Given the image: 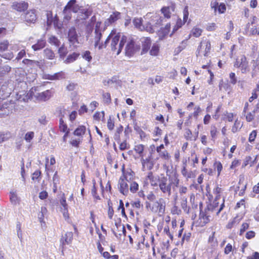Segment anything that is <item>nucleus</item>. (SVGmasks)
I'll use <instances>...</instances> for the list:
<instances>
[{
    "label": "nucleus",
    "instance_id": "f257e3e1",
    "mask_svg": "<svg viewBox=\"0 0 259 259\" xmlns=\"http://www.w3.org/2000/svg\"><path fill=\"white\" fill-rule=\"evenodd\" d=\"M120 37V33L116 34L115 30H112L110 34L105 40L104 45H100L99 46V49L100 50L103 48H106L107 44L109 40L111 38V50L112 51L115 52H116V54L119 55V53L121 52L124 46V42H125L126 39V36H123L119 43Z\"/></svg>",
    "mask_w": 259,
    "mask_h": 259
},
{
    "label": "nucleus",
    "instance_id": "f03ea898",
    "mask_svg": "<svg viewBox=\"0 0 259 259\" xmlns=\"http://www.w3.org/2000/svg\"><path fill=\"white\" fill-rule=\"evenodd\" d=\"M180 180L176 172L172 177H169L168 180L166 177H162L158 179V185L162 192L169 196L171 194V187H178Z\"/></svg>",
    "mask_w": 259,
    "mask_h": 259
},
{
    "label": "nucleus",
    "instance_id": "7ed1b4c3",
    "mask_svg": "<svg viewBox=\"0 0 259 259\" xmlns=\"http://www.w3.org/2000/svg\"><path fill=\"white\" fill-rule=\"evenodd\" d=\"M76 0H70L64 7L63 13L64 14H69L71 12L77 13L80 12L85 16H90L92 14V9L89 5L80 7L77 4Z\"/></svg>",
    "mask_w": 259,
    "mask_h": 259
},
{
    "label": "nucleus",
    "instance_id": "20e7f679",
    "mask_svg": "<svg viewBox=\"0 0 259 259\" xmlns=\"http://www.w3.org/2000/svg\"><path fill=\"white\" fill-rule=\"evenodd\" d=\"M146 206L147 208H149L153 212H157L161 214L164 212L165 205L164 200L162 198H160L152 204L147 203Z\"/></svg>",
    "mask_w": 259,
    "mask_h": 259
},
{
    "label": "nucleus",
    "instance_id": "39448f33",
    "mask_svg": "<svg viewBox=\"0 0 259 259\" xmlns=\"http://www.w3.org/2000/svg\"><path fill=\"white\" fill-rule=\"evenodd\" d=\"M234 66L239 68L242 73H246L250 70L248 62L244 55L238 57L236 59Z\"/></svg>",
    "mask_w": 259,
    "mask_h": 259
},
{
    "label": "nucleus",
    "instance_id": "423d86ee",
    "mask_svg": "<svg viewBox=\"0 0 259 259\" xmlns=\"http://www.w3.org/2000/svg\"><path fill=\"white\" fill-rule=\"evenodd\" d=\"M210 220V211L208 209L204 210H200L199 218L196 222V226L203 227L209 222Z\"/></svg>",
    "mask_w": 259,
    "mask_h": 259
},
{
    "label": "nucleus",
    "instance_id": "0eeeda50",
    "mask_svg": "<svg viewBox=\"0 0 259 259\" xmlns=\"http://www.w3.org/2000/svg\"><path fill=\"white\" fill-rule=\"evenodd\" d=\"M140 49V46L137 44L133 39L128 41L125 47V55L128 57L133 56L136 52Z\"/></svg>",
    "mask_w": 259,
    "mask_h": 259
},
{
    "label": "nucleus",
    "instance_id": "6e6552de",
    "mask_svg": "<svg viewBox=\"0 0 259 259\" xmlns=\"http://www.w3.org/2000/svg\"><path fill=\"white\" fill-rule=\"evenodd\" d=\"M133 23L136 28L142 31L145 30L150 33L154 32V29L151 23L147 24L146 25H144L143 23L141 17L135 18L133 20Z\"/></svg>",
    "mask_w": 259,
    "mask_h": 259
},
{
    "label": "nucleus",
    "instance_id": "1a4fd4ad",
    "mask_svg": "<svg viewBox=\"0 0 259 259\" xmlns=\"http://www.w3.org/2000/svg\"><path fill=\"white\" fill-rule=\"evenodd\" d=\"M210 50V43L208 40H203L200 42L197 49V55L207 56Z\"/></svg>",
    "mask_w": 259,
    "mask_h": 259
},
{
    "label": "nucleus",
    "instance_id": "9d476101",
    "mask_svg": "<svg viewBox=\"0 0 259 259\" xmlns=\"http://www.w3.org/2000/svg\"><path fill=\"white\" fill-rule=\"evenodd\" d=\"M53 89L47 90L44 92L39 93L35 95V98L38 101H46L49 100L54 94Z\"/></svg>",
    "mask_w": 259,
    "mask_h": 259
},
{
    "label": "nucleus",
    "instance_id": "9b49d317",
    "mask_svg": "<svg viewBox=\"0 0 259 259\" xmlns=\"http://www.w3.org/2000/svg\"><path fill=\"white\" fill-rule=\"evenodd\" d=\"M68 37L70 45L76 47L77 45L79 44L78 41V36L75 29L74 27H72L69 30Z\"/></svg>",
    "mask_w": 259,
    "mask_h": 259
},
{
    "label": "nucleus",
    "instance_id": "f8f14e48",
    "mask_svg": "<svg viewBox=\"0 0 259 259\" xmlns=\"http://www.w3.org/2000/svg\"><path fill=\"white\" fill-rule=\"evenodd\" d=\"M119 189L120 192L124 195L128 193V185L127 184V176L124 178H120L119 180Z\"/></svg>",
    "mask_w": 259,
    "mask_h": 259
},
{
    "label": "nucleus",
    "instance_id": "ddd939ff",
    "mask_svg": "<svg viewBox=\"0 0 259 259\" xmlns=\"http://www.w3.org/2000/svg\"><path fill=\"white\" fill-rule=\"evenodd\" d=\"M12 7L13 9L19 12H24L28 9V4L25 2H17L13 3Z\"/></svg>",
    "mask_w": 259,
    "mask_h": 259
},
{
    "label": "nucleus",
    "instance_id": "4468645a",
    "mask_svg": "<svg viewBox=\"0 0 259 259\" xmlns=\"http://www.w3.org/2000/svg\"><path fill=\"white\" fill-rule=\"evenodd\" d=\"M73 234L71 232H68L62 236L60 242L61 245L63 246L71 243L73 240Z\"/></svg>",
    "mask_w": 259,
    "mask_h": 259
},
{
    "label": "nucleus",
    "instance_id": "2eb2a0df",
    "mask_svg": "<svg viewBox=\"0 0 259 259\" xmlns=\"http://www.w3.org/2000/svg\"><path fill=\"white\" fill-rule=\"evenodd\" d=\"M47 24L50 25L53 23L55 27L58 29H61L63 25V23L59 19V17H47Z\"/></svg>",
    "mask_w": 259,
    "mask_h": 259
},
{
    "label": "nucleus",
    "instance_id": "dca6fc26",
    "mask_svg": "<svg viewBox=\"0 0 259 259\" xmlns=\"http://www.w3.org/2000/svg\"><path fill=\"white\" fill-rule=\"evenodd\" d=\"M61 205V211L63 213V217L65 219L69 218V214L68 211V205L66 203V198L65 197H62L60 201Z\"/></svg>",
    "mask_w": 259,
    "mask_h": 259
},
{
    "label": "nucleus",
    "instance_id": "f3484780",
    "mask_svg": "<svg viewBox=\"0 0 259 259\" xmlns=\"http://www.w3.org/2000/svg\"><path fill=\"white\" fill-rule=\"evenodd\" d=\"M170 25L169 24H167L164 28H161L157 33L159 39L162 40L166 36L170 30Z\"/></svg>",
    "mask_w": 259,
    "mask_h": 259
},
{
    "label": "nucleus",
    "instance_id": "a211bd4d",
    "mask_svg": "<svg viewBox=\"0 0 259 259\" xmlns=\"http://www.w3.org/2000/svg\"><path fill=\"white\" fill-rule=\"evenodd\" d=\"M251 63L253 70L255 71H259V53L252 55Z\"/></svg>",
    "mask_w": 259,
    "mask_h": 259
},
{
    "label": "nucleus",
    "instance_id": "6ab92c4d",
    "mask_svg": "<svg viewBox=\"0 0 259 259\" xmlns=\"http://www.w3.org/2000/svg\"><path fill=\"white\" fill-rule=\"evenodd\" d=\"M141 162L143 170L151 169L153 166V162L149 157L146 159H144L143 157H141Z\"/></svg>",
    "mask_w": 259,
    "mask_h": 259
},
{
    "label": "nucleus",
    "instance_id": "aec40b11",
    "mask_svg": "<svg viewBox=\"0 0 259 259\" xmlns=\"http://www.w3.org/2000/svg\"><path fill=\"white\" fill-rule=\"evenodd\" d=\"M142 43V54L147 53L150 49L151 46V39L149 37L143 38L141 40Z\"/></svg>",
    "mask_w": 259,
    "mask_h": 259
},
{
    "label": "nucleus",
    "instance_id": "412c9836",
    "mask_svg": "<svg viewBox=\"0 0 259 259\" xmlns=\"http://www.w3.org/2000/svg\"><path fill=\"white\" fill-rule=\"evenodd\" d=\"M186 162L183 163V167L181 170L182 175L187 179L194 178L195 177L194 173L191 170L188 171L186 168Z\"/></svg>",
    "mask_w": 259,
    "mask_h": 259
},
{
    "label": "nucleus",
    "instance_id": "4be33fe9",
    "mask_svg": "<svg viewBox=\"0 0 259 259\" xmlns=\"http://www.w3.org/2000/svg\"><path fill=\"white\" fill-rule=\"evenodd\" d=\"M175 7L173 4L170 5L168 7H164L161 9V12L164 15V16H169L171 12L175 11Z\"/></svg>",
    "mask_w": 259,
    "mask_h": 259
},
{
    "label": "nucleus",
    "instance_id": "5701e85b",
    "mask_svg": "<svg viewBox=\"0 0 259 259\" xmlns=\"http://www.w3.org/2000/svg\"><path fill=\"white\" fill-rule=\"evenodd\" d=\"M10 200L12 204L17 205L19 203L20 199L17 196L16 192L15 191H11L10 193Z\"/></svg>",
    "mask_w": 259,
    "mask_h": 259
},
{
    "label": "nucleus",
    "instance_id": "b1692460",
    "mask_svg": "<svg viewBox=\"0 0 259 259\" xmlns=\"http://www.w3.org/2000/svg\"><path fill=\"white\" fill-rule=\"evenodd\" d=\"M258 108V105H256V107L254 109L252 112H247L246 114H244V116H245L246 120L247 122H251L254 118L255 113L257 111V109Z\"/></svg>",
    "mask_w": 259,
    "mask_h": 259
},
{
    "label": "nucleus",
    "instance_id": "393cba45",
    "mask_svg": "<svg viewBox=\"0 0 259 259\" xmlns=\"http://www.w3.org/2000/svg\"><path fill=\"white\" fill-rule=\"evenodd\" d=\"M79 54L77 53H73L69 54L64 60V63L66 64H69L74 62L79 57Z\"/></svg>",
    "mask_w": 259,
    "mask_h": 259
},
{
    "label": "nucleus",
    "instance_id": "a878e982",
    "mask_svg": "<svg viewBox=\"0 0 259 259\" xmlns=\"http://www.w3.org/2000/svg\"><path fill=\"white\" fill-rule=\"evenodd\" d=\"M46 43L45 39H39L37 41V42L36 44H34L32 46V48L35 51L40 50L45 47Z\"/></svg>",
    "mask_w": 259,
    "mask_h": 259
},
{
    "label": "nucleus",
    "instance_id": "bb28decb",
    "mask_svg": "<svg viewBox=\"0 0 259 259\" xmlns=\"http://www.w3.org/2000/svg\"><path fill=\"white\" fill-rule=\"evenodd\" d=\"M10 111L8 107L7 104H4L0 107V117H4L8 115Z\"/></svg>",
    "mask_w": 259,
    "mask_h": 259
},
{
    "label": "nucleus",
    "instance_id": "cd10ccee",
    "mask_svg": "<svg viewBox=\"0 0 259 259\" xmlns=\"http://www.w3.org/2000/svg\"><path fill=\"white\" fill-rule=\"evenodd\" d=\"M23 63L26 65L31 66L32 67L38 66L40 67V62L37 61L32 60L28 59H25L23 60Z\"/></svg>",
    "mask_w": 259,
    "mask_h": 259
},
{
    "label": "nucleus",
    "instance_id": "c85d7f7f",
    "mask_svg": "<svg viewBox=\"0 0 259 259\" xmlns=\"http://www.w3.org/2000/svg\"><path fill=\"white\" fill-rule=\"evenodd\" d=\"M95 33H96V36L95 37V46L96 47H99L100 45H104V44H99V41L101 39V38L102 37V34L100 30V29H95Z\"/></svg>",
    "mask_w": 259,
    "mask_h": 259
},
{
    "label": "nucleus",
    "instance_id": "c756f323",
    "mask_svg": "<svg viewBox=\"0 0 259 259\" xmlns=\"http://www.w3.org/2000/svg\"><path fill=\"white\" fill-rule=\"evenodd\" d=\"M147 178V179H148L150 181V183L152 186H155L157 185V178L154 177L151 172H149L148 173Z\"/></svg>",
    "mask_w": 259,
    "mask_h": 259
},
{
    "label": "nucleus",
    "instance_id": "7c9ffc66",
    "mask_svg": "<svg viewBox=\"0 0 259 259\" xmlns=\"http://www.w3.org/2000/svg\"><path fill=\"white\" fill-rule=\"evenodd\" d=\"M82 58L88 63H91L92 60V56L89 51H85L81 54Z\"/></svg>",
    "mask_w": 259,
    "mask_h": 259
},
{
    "label": "nucleus",
    "instance_id": "2f4dec72",
    "mask_svg": "<svg viewBox=\"0 0 259 259\" xmlns=\"http://www.w3.org/2000/svg\"><path fill=\"white\" fill-rule=\"evenodd\" d=\"M159 52V46L158 44H154L150 50V54L152 56H157Z\"/></svg>",
    "mask_w": 259,
    "mask_h": 259
},
{
    "label": "nucleus",
    "instance_id": "473e14b6",
    "mask_svg": "<svg viewBox=\"0 0 259 259\" xmlns=\"http://www.w3.org/2000/svg\"><path fill=\"white\" fill-rule=\"evenodd\" d=\"M145 146L142 144H138L135 146L134 150L138 153L141 157H143V151Z\"/></svg>",
    "mask_w": 259,
    "mask_h": 259
},
{
    "label": "nucleus",
    "instance_id": "72a5a7b5",
    "mask_svg": "<svg viewBox=\"0 0 259 259\" xmlns=\"http://www.w3.org/2000/svg\"><path fill=\"white\" fill-rule=\"evenodd\" d=\"M53 80L64 79L66 77V74L63 71H60L52 74Z\"/></svg>",
    "mask_w": 259,
    "mask_h": 259
},
{
    "label": "nucleus",
    "instance_id": "f704fd0d",
    "mask_svg": "<svg viewBox=\"0 0 259 259\" xmlns=\"http://www.w3.org/2000/svg\"><path fill=\"white\" fill-rule=\"evenodd\" d=\"M86 131L85 126L83 125L79 126L74 132V135L77 136H80L83 135Z\"/></svg>",
    "mask_w": 259,
    "mask_h": 259
},
{
    "label": "nucleus",
    "instance_id": "c9c22d12",
    "mask_svg": "<svg viewBox=\"0 0 259 259\" xmlns=\"http://www.w3.org/2000/svg\"><path fill=\"white\" fill-rule=\"evenodd\" d=\"M47 208L45 207H41L40 211L39 212V213L38 214V220L41 223H45L44 222V217H45V215L47 213Z\"/></svg>",
    "mask_w": 259,
    "mask_h": 259
},
{
    "label": "nucleus",
    "instance_id": "e433bc0d",
    "mask_svg": "<svg viewBox=\"0 0 259 259\" xmlns=\"http://www.w3.org/2000/svg\"><path fill=\"white\" fill-rule=\"evenodd\" d=\"M215 195L214 200L220 201L221 202L220 206L219 208L218 211L217 212V214H218L221 212V211L223 209V207H224L225 200H224V198H223L222 199H221V195Z\"/></svg>",
    "mask_w": 259,
    "mask_h": 259
},
{
    "label": "nucleus",
    "instance_id": "4c0bfd02",
    "mask_svg": "<svg viewBox=\"0 0 259 259\" xmlns=\"http://www.w3.org/2000/svg\"><path fill=\"white\" fill-rule=\"evenodd\" d=\"M11 70V67L8 65H4L0 67V77L3 76Z\"/></svg>",
    "mask_w": 259,
    "mask_h": 259
},
{
    "label": "nucleus",
    "instance_id": "58836bf2",
    "mask_svg": "<svg viewBox=\"0 0 259 259\" xmlns=\"http://www.w3.org/2000/svg\"><path fill=\"white\" fill-rule=\"evenodd\" d=\"M48 41L50 44L56 47H59L60 45V41L55 36H51L48 39Z\"/></svg>",
    "mask_w": 259,
    "mask_h": 259
},
{
    "label": "nucleus",
    "instance_id": "ea45409f",
    "mask_svg": "<svg viewBox=\"0 0 259 259\" xmlns=\"http://www.w3.org/2000/svg\"><path fill=\"white\" fill-rule=\"evenodd\" d=\"M202 32V30L201 29L195 27L192 29L190 34L195 37H198L201 35Z\"/></svg>",
    "mask_w": 259,
    "mask_h": 259
},
{
    "label": "nucleus",
    "instance_id": "a19ab883",
    "mask_svg": "<svg viewBox=\"0 0 259 259\" xmlns=\"http://www.w3.org/2000/svg\"><path fill=\"white\" fill-rule=\"evenodd\" d=\"M218 133L217 128L215 125H211L210 126V134L213 140L217 138V133Z\"/></svg>",
    "mask_w": 259,
    "mask_h": 259
},
{
    "label": "nucleus",
    "instance_id": "79ce46f5",
    "mask_svg": "<svg viewBox=\"0 0 259 259\" xmlns=\"http://www.w3.org/2000/svg\"><path fill=\"white\" fill-rule=\"evenodd\" d=\"M103 102L106 105H109L111 103V96L109 93H103L102 94Z\"/></svg>",
    "mask_w": 259,
    "mask_h": 259
},
{
    "label": "nucleus",
    "instance_id": "37998d69",
    "mask_svg": "<svg viewBox=\"0 0 259 259\" xmlns=\"http://www.w3.org/2000/svg\"><path fill=\"white\" fill-rule=\"evenodd\" d=\"M58 53L59 54L60 57L63 59L65 56L67 55L68 51L67 48H65L64 45H63L59 49Z\"/></svg>",
    "mask_w": 259,
    "mask_h": 259
},
{
    "label": "nucleus",
    "instance_id": "c03bdc74",
    "mask_svg": "<svg viewBox=\"0 0 259 259\" xmlns=\"http://www.w3.org/2000/svg\"><path fill=\"white\" fill-rule=\"evenodd\" d=\"M220 203L221 204V201L214 200L213 202L209 206H208V209L209 211H210V210L211 211H213V210H215L218 211L219 209H217L216 208L219 207V204Z\"/></svg>",
    "mask_w": 259,
    "mask_h": 259
},
{
    "label": "nucleus",
    "instance_id": "a18cd8bd",
    "mask_svg": "<svg viewBox=\"0 0 259 259\" xmlns=\"http://www.w3.org/2000/svg\"><path fill=\"white\" fill-rule=\"evenodd\" d=\"M115 225L117 228L121 231V233H119V236H121L122 235H125L126 230L125 227L123 225L121 224L120 223H115Z\"/></svg>",
    "mask_w": 259,
    "mask_h": 259
},
{
    "label": "nucleus",
    "instance_id": "49530a36",
    "mask_svg": "<svg viewBox=\"0 0 259 259\" xmlns=\"http://www.w3.org/2000/svg\"><path fill=\"white\" fill-rule=\"evenodd\" d=\"M242 125L239 121L238 119H236L235 121L234 124L232 128V132L234 133H236L240 130L241 127Z\"/></svg>",
    "mask_w": 259,
    "mask_h": 259
},
{
    "label": "nucleus",
    "instance_id": "de8ad7c7",
    "mask_svg": "<svg viewBox=\"0 0 259 259\" xmlns=\"http://www.w3.org/2000/svg\"><path fill=\"white\" fill-rule=\"evenodd\" d=\"M45 56L49 59H53L55 57L54 52L49 49H46L44 50Z\"/></svg>",
    "mask_w": 259,
    "mask_h": 259
},
{
    "label": "nucleus",
    "instance_id": "09e8293b",
    "mask_svg": "<svg viewBox=\"0 0 259 259\" xmlns=\"http://www.w3.org/2000/svg\"><path fill=\"white\" fill-rule=\"evenodd\" d=\"M186 46V42L185 41H183L179 47L176 48L175 50V54L178 55L179 54L182 50H183Z\"/></svg>",
    "mask_w": 259,
    "mask_h": 259
},
{
    "label": "nucleus",
    "instance_id": "8fccbe9b",
    "mask_svg": "<svg viewBox=\"0 0 259 259\" xmlns=\"http://www.w3.org/2000/svg\"><path fill=\"white\" fill-rule=\"evenodd\" d=\"M34 137V133L33 132H28L25 134L24 139L27 142L29 143L31 141Z\"/></svg>",
    "mask_w": 259,
    "mask_h": 259
},
{
    "label": "nucleus",
    "instance_id": "3c124183",
    "mask_svg": "<svg viewBox=\"0 0 259 259\" xmlns=\"http://www.w3.org/2000/svg\"><path fill=\"white\" fill-rule=\"evenodd\" d=\"M139 189V185L135 182L130 183V190L133 193L136 192Z\"/></svg>",
    "mask_w": 259,
    "mask_h": 259
},
{
    "label": "nucleus",
    "instance_id": "603ef678",
    "mask_svg": "<svg viewBox=\"0 0 259 259\" xmlns=\"http://www.w3.org/2000/svg\"><path fill=\"white\" fill-rule=\"evenodd\" d=\"M239 220L237 218H235L229 222V223L228 224V225L227 226V227L228 229H231L235 225L238 224L239 223Z\"/></svg>",
    "mask_w": 259,
    "mask_h": 259
},
{
    "label": "nucleus",
    "instance_id": "864d4df0",
    "mask_svg": "<svg viewBox=\"0 0 259 259\" xmlns=\"http://www.w3.org/2000/svg\"><path fill=\"white\" fill-rule=\"evenodd\" d=\"M9 43L7 40L0 42V51L4 52L7 50Z\"/></svg>",
    "mask_w": 259,
    "mask_h": 259
},
{
    "label": "nucleus",
    "instance_id": "5fc2aeb1",
    "mask_svg": "<svg viewBox=\"0 0 259 259\" xmlns=\"http://www.w3.org/2000/svg\"><path fill=\"white\" fill-rule=\"evenodd\" d=\"M214 166L217 170L218 176H220L221 172L223 169V166L222 163L220 161H215L214 163Z\"/></svg>",
    "mask_w": 259,
    "mask_h": 259
},
{
    "label": "nucleus",
    "instance_id": "6e6d98bb",
    "mask_svg": "<svg viewBox=\"0 0 259 259\" xmlns=\"http://www.w3.org/2000/svg\"><path fill=\"white\" fill-rule=\"evenodd\" d=\"M257 136V131L253 130L249 136L248 141L250 143H252L254 141Z\"/></svg>",
    "mask_w": 259,
    "mask_h": 259
},
{
    "label": "nucleus",
    "instance_id": "4d7b16f0",
    "mask_svg": "<svg viewBox=\"0 0 259 259\" xmlns=\"http://www.w3.org/2000/svg\"><path fill=\"white\" fill-rule=\"evenodd\" d=\"M226 10V5L224 3H221L218 7L217 11L219 14L224 13Z\"/></svg>",
    "mask_w": 259,
    "mask_h": 259
},
{
    "label": "nucleus",
    "instance_id": "13d9d810",
    "mask_svg": "<svg viewBox=\"0 0 259 259\" xmlns=\"http://www.w3.org/2000/svg\"><path fill=\"white\" fill-rule=\"evenodd\" d=\"M194 109H195L194 112L192 114L189 115V118H191L192 115H193L196 119H197L198 118L199 114L201 111V109L200 107L199 106L196 107L194 108Z\"/></svg>",
    "mask_w": 259,
    "mask_h": 259
},
{
    "label": "nucleus",
    "instance_id": "bf43d9fd",
    "mask_svg": "<svg viewBox=\"0 0 259 259\" xmlns=\"http://www.w3.org/2000/svg\"><path fill=\"white\" fill-rule=\"evenodd\" d=\"M159 155L161 158L165 160H169L170 157L167 151L166 150L161 152L160 153H159Z\"/></svg>",
    "mask_w": 259,
    "mask_h": 259
},
{
    "label": "nucleus",
    "instance_id": "052dcab7",
    "mask_svg": "<svg viewBox=\"0 0 259 259\" xmlns=\"http://www.w3.org/2000/svg\"><path fill=\"white\" fill-rule=\"evenodd\" d=\"M233 250V246L231 244L228 243L224 248V253L225 254H229Z\"/></svg>",
    "mask_w": 259,
    "mask_h": 259
},
{
    "label": "nucleus",
    "instance_id": "680f3d73",
    "mask_svg": "<svg viewBox=\"0 0 259 259\" xmlns=\"http://www.w3.org/2000/svg\"><path fill=\"white\" fill-rule=\"evenodd\" d=\"M16 230L17 232V235L18 238L21 241L22 240V231L21 229V225L20 223H18L16 226Z\"/></svg>",
    "mask_w": 259,
    "mask_h": 259
},
{
    "label": "nucleus",
    "instance_id": "e2e57ef3",
    "mask_svg": "<svg viewBox=\"0 0 259 259\" xmlns=\"http://www.w3.org/2000/svg\"><path fill=\"white\" fill-rule=\"evenodd\" d=\"M223 191L222 188L217 186L213 190V193L214 195H221Z\"/></svg>",
    "mask_w": 259,
    "mask_h": 259
},
{
    "label": "nucleus",
    "instance_id": "0e129e2a",
    "mask_svg": "<svg viewBox=\"0 0 259 259\" xmlns=\"http://www.w3.org/2000/svg\"><path fill=\"white\" fill-rule=\"evenodd\" d=\"M41 172L39 170L35 171L32 174V180L33 181L37 180L39 181V178L40 176Z\"/></svg>",
    "mask_w": 259,
    "mask_h": 259
},
{
    "label": "nucleus",
    "instance_id": "69168bd1",
    "mask_svg": "<svg viewBox=\"0 0 259 259\" xmlns=\"http://www.w3.org/2000/svg\"><path fill=\"white\" fill-rule=\"evenodd\" d=\"M188 17H183V20L182 21L181 19H179L177 21V25L178 26V27H181L182 26L185 24L188 19Z\"/></svg>",
    "mask_w": 259,
    "mask_h": 259
},
{
    "label": "nucleus",
    "instance_id": "338daca9",
    "mask_svg": "<svg viewBox=\"0 0 259 259\" xmlns=\"http://www.w3.org/2000/svg\"><path fill=\"white\" fill-rule=\"evenodd\" d=\"M117 19V17H109L105 22V25L106 26H108L109 25H111L112 23H114Z\"/></svg>",
    "mask_w": 259,
    "mask_h": 259
},
{
    "label": "nucleus",
    "instance_id": "774afa93",
    "mask_svg": "<svg viewBox=\"0 0 259 259\" xmlns=\"http://www.w3.org/2000/svg\"><path fill=\"white\" fill-rule=\"evenodd\" d=\"M116 81V78L115 77H113L111 79H108L107 80H105L103 81V83L104 85H108L111 84H112Z\"/></svg>",
    "mask_w": 259,
    "mask_h": 259
}]
</instances>
